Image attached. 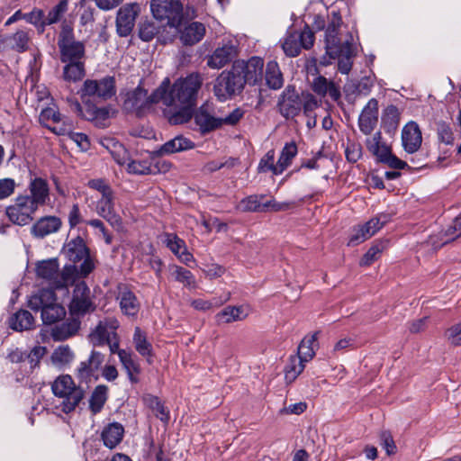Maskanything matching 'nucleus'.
Masks as SVG:
<instances>
[{
	"instance_id": "nucleus-1",
	"label": "nucleus",
	"mask_w": 461,
	"mask_h": 461,
	"mask_svg": "<svg viewBox=\"0 0 461 461\" xmlns=\"http://www.w3.org/2000/svg\"><path fill=\"white\" fill-rule=\"evenodd\" d=\"M203 81L198 73L178 78L172 86L169 78L166 77L155 90V101H161L164 105L176 109L167 115L171 124H182L192 118Z\"/></svg>"
},
{
	"instance_id": "nucleus-2",
	"label": "nucleus",
	"mask_w": 461,
	"mask_h": 461,
	"mask_svg": "<svg viewBox=\"0 0 461 461\" xmlns=\"http://www.w3.org/2000/svg\"><path fill=\"white\" fill-rule=\"evenodd\" d=\"M69 311L71 319L52 329L51 336L54 340H65L77 332L80 327L79 317L86 313V285L84 281L76 285Z\"/></svg>"
},
{
	"instance_id": "nucleus-3",
	"label": "nucleus",
	"mask_w": 461,
	"mask_h": 461,
	"mask_svg": "<svg viewBox=\"0 0 461 461\" xmlns=\"http://www.w3.org/2000/svg\"><path fill=\"white\" fill-rule=\"evenodd\" d=\"M51 390L57 398L55 409L66 414L75 411L85 395L84 390L68 375H59L51 384Z\"/></svg>"
},
{
	"instance_id": "nucleus-4",
	"label": "nucleus",
	"mask_w": 461,
	"mask_h": 461,
	"mask_svg": "<svg viewBox=\"0 0 461 461\" xmlns=\"http://www.w3.org/2000/svg\"><path fill=\"white\" fill-rule=\"evenodd\" d=\"M150 9L158 20H167V24L178 29L185 20L195 16L194 8H187L184 13L183 5L179 0H150Z\"/></svg>"
},
{
	"instance_id": "nucleus-5",
	"label": "nucleus",
	"mask_w": 461,
	"mask_h": 461,
	"mask_svg": "<svg viewBox=\"0 0 461 461\" xmlns=\"http://www.w3.org/2000/svg\"><path fill=\"white\" fill-rule=\"evenodd\" d=\"M37 276L47 280L51 289L67 287L76 282L78 277V269L75 265L65 266L59 272V266L56 259L40 262L36 267Z\"/></svg>"
},
{
	"instance_id": "nucleus-6",
	"label": "nucleus",
	"mask_w": 461,
	"mask_h": 461,
	"mask_svg": "<svg viewBox=\"0 0 461 461\" xmlns=\"http://www.w3.org/2000/svg\"><path fill=\"white\" fill-rule=\"evenodd\" d=\"M56 300L52 289H41L31 296L28 306L33 311L41 312V319L45 324H52L63 319L66 315L65 308L58 303Z\"/></svg>"
},
{
	"instance_id": "nucleus-7",
	"label": "nucleus",
	"mask_w": 461,
	"mask_h": 461,
	"mask_svg": "<svg viewBox=\"0 0 461 461\" xmlns=\"http://www.w3.org/2000/svg\"><path fill=\"white\" fill-rule=\"evenodd\" d=\"M245 81L232 66L230 70L222 71L215 79L213 92L220 101H226L241 93Z\"/></svg>"
},
{
	"instance_id": "nucleus-8",
	"label": "nucleus",
	"mask_w": 461,
	"mask_h": 461,
	"mask_svg": "<svg viewBox=\"0 0 461 461\" xmlns=\"http://www.w3.org/2000/svg\"><path fill=\"white\" fill-rule=\"evenodd\" d=\"M341 23L340 15L333 12L325 32L326 54L330 59H336V57L341 53L348 54L350 51V44L352 43L349 40L341 41L339 37V29Z\"/></svg>"
},
{
	"instance_id": "nucleus-9",
	"label": "nucleus",
	"mask_w": 461,
	"mask_h": 461,
	"mask_svg": "<svg viewBox=\"0 0 461 461\" xmlns=\"http://www.w3.org/2000/svg\"><path fill=\"white\" fill-rule=\"evenodd\" d=\"M314 34L308 25L301 32L289 31L285 34L282 49L286 56L297 57L303 49L309 50L313 46Z\"/></svg>"
},
{
	"instance_id": "nucleus-10",
	"label": "nucleus",
	"mask_w": 461,
	"mask_h": 461,
	"mask_svg": "<svg viewBox=\"0 0 461 461\" xmlns=\"http://www.w3.org/2000/svg\"><path fill=\"white\" fill-rule=\"evenodd\" d=\"M37 209L28 201L27 196L17 195L5 208V215L9 221L19 226H25L33 220Z\"/></svg>"
},
{
	"instance_id": "nucleus-11",
	"label": "nucleus",
	"mask_w": 461,
	"mask_h": 461,
	"mask_svg": "<svg viewBox=\"0 0 461 461\" xmlns=\"http://www.w3.org/2000/svg\"><path fill=\"white\" fill-rule=\"evenodd\" d=\"M154 95L155 91L150 95H148V92L145 89L138 86L126 94L123 108L128 112H135L140 115L149 109L153 104L161 103V101H155Z\"/></svg>"
},
{
	"instance_id": "nucleus-12",
	"label": "nucleus",
	"mask_w": 461,
	"mask_h": 461,
	"mask_svg": "<svg viewBox=\"0 0 461 461\" xmlns=\"http://www.w3.org/2000/svg\"><path fill=\"white\" fill-rule=\"evenodd\" d=\"M234 71L244 79L245 85H256L263 77L264 60L259 57H252L249 60H237L233 63Z\"/></svg>"
},
{
	"instance_id": "nucleus-13",
	"label": "nucleus",
	"mask_w": 461,
	"mask_h": 461,
	"mask_svg": "<svg viewBox=\"0 0 461 461\" xmlns=\"http://www.w3.org/2000/svg\"><path fill=\"white\" fill-rule=\"evenodd\" d=\"M140 13L138 3L125 4L117 11L116 31L121 37L130 35L134 28L136 18Z\"/></svg>"
},
{
	"instance_id": "nucleus-14",
	"label": "nucleus",
	"mask_w": 461,
	"mask_h": 461,
	"mask_svg": "<svg viewBox=\"0 0 461 461\" xmlns=\"http://www.w3.org/2000/svg\"><path fill=\"white\" fill-rule=\"evenodd\" d=\"M278 110L286 119L297 116L303 108V101L294 87L288 86L278 100Z\"/></svg>"
},
{
	"instance_id": "nucleus-15",
	"label": "nucleus",
	"mask_w": 461,
	"mask_h": 461,
	"mask_svg": "<svg viewBox=\"0 0 461 461\" xmlns=\"http://www.w3.org/2000/svg\"><path fill=\"white\" fill-rule=\"evenodd\" d=\"M65 253L69 261L74 264L81 262L80 272L86 276V243L85 240L77 235L69 240L65 246Z\"/></svg>"
},
{
	"instance_id": "nucleus-16",
	"label": "nucleus",
	"mask_w": 461,
	"mask_h": 461,
	"mask_svg": "<svg viewBox=\"0 0 461 461\" xmlns=\"http://www.w3.org/2000/svg\"><path fill=\"white\" fill-rule=\"evenodd\" d=\"M28 189L30 194H23L27 196L28 201L38 210L40 206L44 205L49 200L50 187L46 179L41 177H34L31 179Z\"/></svg>"
},
{
	"instance_id": "nucleus-17",
	"label": "nucleus",
	"mask_w": 461,
	"mask_h": 461,
	"mask_svg": "<svg viewBox=\"0 0 461 461\" xmlns=\"http://www.w3.org/2000/svg\"><path fill=\"white\" fill-rule=\"evenodd\" d=\"M236 56L237 47L231 41H228L215 49L209 57L207 65L212 68L219 69L230 63Z\"/></svg>"
},
{
	"instance_id": "nucleus-18",
	"label": "nucleus",
	"mask_w": 461,
	"mask_h": 461,
	"mask_svg": "<svg viewBox=\"0 0 461 461\" xmlns=\"http://www.w3.org/2000/svg\"><path fill=\"white\" fill-rule=\"evenodd\" d=\"M378 122V102L375 98L370 99L363 108L359 118L358 126L360 131L369 135L375 128Z\"/></svg>"
},
{
	"instance_id": "nucleus-19",
	"label": "nucleus",
	"mask_w": 461,
	"mask_h": 461,
	"mask_svg": "<svg viewBox=\"0 0 461 461\" xmlns=\"http://www.w3.org/2000/svg\"><path fill=\"white\" fill-rule=\"evenodd\" d=\"M97 198V213L104 218L113 228L120 229L122 227V221L121 217L114 212L113 193Z\"/></svg>"
},
{
	"instance_id": "nucleus-20",
	"label": "nucleus",
	"mask_w": 461,
	"mask_h": 461,
	"mask_svg": "<svg viewBox=\"0 0 461 461\" xmlns=\"http://www.w3.org/2000/svg\"><path fill=\"white\" fill-rule=\"evenodd\" d=\"M116 94L115 78L106 76L99 80H88V95L108 100Z\"/></svg>"
},
{
	"instance_id": "nucleus-21",
	"label": "nucleus",
	"mask_w": 461,
	"mask_h": 461,
	"mask_svg": "<svg viewBox=\"0 0 461 461\" xmlns=\"http://www.w3.org/2000/svg\"><path fill=\"white\" fill-rule=\"evenodd\" d=\"M118 328L119 321L115 318H107L100 321L88 337L95 346H103L109 339H112V333L116 332Z\"/></svg>"
},
{
	"instance_id": "nucleus-22",
	"label": "nucleus",
	"mask_w": 461,
	"mask_h": 461,
	"mask_svg": "<svg viewBox=\"0 0 461 461\" xmlns=\"http://www.w3.org/2000/svg\"><path fill=\"white\" fill-rule=\"evenodd\" d=\"M117 300L121 311L127 316H136L140 310V303L136 295L126 285H118Z\"/></svg>"
},
{
	"instance_id": "nucleus-23",
	"label": "nucleus",
	"mask_w": 461,
	"mask_h": 461,
	"mask_svg": "<svg viewBox=\"0 0 461 461\" xmlns=\"http://www.w3.org/2000/svg\"><path fill=\"white\" fill-rule=\"evenodd\" d=\"M61 61L79 60L84 56L85 46L82 42L74 41L68 35H63L59 41Z\"/></svg>"
},
{
	"instance_id": "nucleus-24",
	"label": "nucleus",
	"mask_w": 461,
	"mask_h": 461,
	"mask_svg": "<svg viewBox=\"0 0 461 461\" xmlns=\"http://www.w3.org/2000/svg\"><path fill=\"white\" fill-rule=\"evenodd\" d=\"M402 141L405 151L416 152L422 142L421 131L415 122H408L402 129Z\"/></svg>"
},
{
	"instance_id": "nucleus-25",
	"label": "nucleus",
	"mask_w": 461,
	"mask_h": 461,
	"mask_svg": "<svg viewBox=\"0 0 461 461\" xmlns=\"http://www.w3.org/2000/svg\"><path fill=\"white\" fill-rule=\"evenodd\" d=\"M312 90L319 96H330L333 101H338L341 95L339 87L331 80L323 76H318L311 83Z\"/></svg>"
},
{
	"instance_id": "nucleus-26",
	"label": "nucleus",
	"mask_w": 461,
	"mask_h": 461,
	"mask_svg": "<svg viewBox=\"0 0 461 461\" xmlns=\"http://www.w3.org/2000/svg\"><path fill=\"white\" fill-rule=\"evenodd\" d=\"M165 243L182 263L188 265L194 260L193 255L187 250L185 242L177 235L174 233H166Z\"/></svg>"
},
{
	"instance_id": "nucleus-27",
	"label": "nucleus",
	"mask_w": 461,
	"mask_h": 461,
	"mask_svg": "<svg viewBox=\"0 0 461 461\" xmlns=\"http://www.w3.org/2000/svg\"><path fill=\"white\" fill-rule=\"evenodd\" d=\"M249 309L244 305L226 306L215 315L218 324H229L245 320L249 316Z\"/></svg>"
},
{
	"instance_id": "nucleus-28",
	"label": "nucleus",
	"mask_w": 461,
	"mask_h": 461,
	"mask_svg": "<svg viewBox=\"0 0 461 461\" xmlns=\"http://www.w3.org/2000/svg\"><path fill=\"white\" fill-rule=\"evenodd\" d=\"M61 227V221L56 216H46L38 220L32 227L31 232L34 237L43 238L58 231Z\"/></svg>"
},
{
	"instance_id": "nucleus-29",
	"label": "nucleus",
	"mask_w": 461,
	"mask_h": 461,
	"mask_svg": "<svg viewBox=\"0 0 461 461\" xmlns=\"http://www.w3.org/2000/svg\"><path fill=\"white\" fill-rule=\"evenodd\" d=\"M180 40L185 45H194L202 41L205 34V26L199 22H193L180 30Z\"/></svg>"
},
{
	"instance_id": "nucleus-30",
	"label": "nucleus",
	"mask_w": 461,
	"mask_h": 461,
	"mask_svg": "<svg viewBox=\"0 0 461 461\" xmlns=\"http://www.w3.org/2000/svg\"><path fill=\"white\" fill-rule=\"evenodd\" d=\"M194 122L202 133H207L222 125L221 118L211 115L203 106H201L194 114Z\"/></svg>"
},
{
	"instance_id": "nucleus-31",
	"label": "nucleus",
	"mask_w": 461,
	"mask_h": 461,
	"mask_svg": "<svg viewBox=\"0 0 461 461\" xmlns=\"http://www.w3.org/2000/svg\"><path fill=\"white\" fill-rule=\"evenodd\" d=\"M116 111L110 105L96 107L88 104V121H91L96 127L105 128L109 125V120L115 114Z\"/></svg>"
},
{
	"instance_id": "nucleus-32",
	"label": "nucleus",
	"mask_w": 461,
	"mask_h": 461,
	"mask_svg": "<svg viewBox=\"0 0 461 461\" xmlns=\"http://www.w3.org/2000/svg\"><path fill=\"white\" fill-rule=\"evenodd\" d=\"M194 147V144L191 140L182 135H178L164 143L156 152L159 156H164L191 149Z\"/></svg>"
},
{
	"instance_id": "nucleus-33",
	"label": "nucleus",
	"mask_w": 461,
	"mask_h": 461,
	"mask_svg": "<svg viewBox=\"0 0 461 461\" xmlns=\"http://www.w3.org/2000/svg\"><path fill=\"white\" fill-rule=\"evenodd\" d=\"M132 341L136 351L142 357L148 358V362L151 363L153 357V348L151 343L147 339V334L140 327H135L132 337Z\"/></svg>"
},
{
	"instance_id": "nucleus-34",
	"label": "nucleus",
	"mask_w": 461,
	"mask_h": 461,
	"mask_svg": "<svg viewBox=\"0 0 461 461\" xmlns=\"http://www.w3.org/2000/svg\"><path fill=\"white\" fill-rule=\"evenodd\" d=\"M318 333L305 336L298 346L297 355L304 361H310L315 356V351L319 347Z\"/></svg>"
},
{
	"instance_id": "nucleus-35",
	"label": "nucleus",
	"mask_w": 461,
	"mask_h": 461,
	"mask_svg": "<svg viewBox=\"0 0 461 461\" xmlns=\"http://www.w3.org/2000/svg\"><path fill=\"white\" fill-rule=\"evenodd\" d=\"M124 429L120 423L109 424L102 433L104 443L109 448L115 447L123 438Z\"/></svg>"
},
{
	"instance_id": "nucleus-36",
	"label": "nucleus",
	"mask_w": 461,
	"mask_h": 461,
	"mask_svg": "<svg viewBox=\"0 0 461 461\" xmlns=\"http://www.w3.org/2000/svg\"><path fill=\"white\" fill-rule=\"evenodd\" d=\"M108 399V387L104 384L97 385L88 400L89 409L93 413H98Z\"/></svg>"
},
{
	"instance_id": "nucleus-37",
	"label": "nucleus",
	"mask_w": 461,
	"mask_h": 461,
	"mask_svg": "<svg viewBox=\"0 0 461 461\" xmlns=\"http://www.w3.org/2000/svg\"><path fill=\"white\" fill-rule=\"evenodd\" d=\"M34 323V318L32 313L26 310H21L14 314L10 319V327L18 331L30 330Z\"/></svg>"
},
{
	"instance_id": "nucleus-38",
	"label": "nucleus",
	"mask_w": 461,
	"mask_h": 461,
	"mask_svg": "<svg viewBox=\"0 0 461 461\" xmlns=\"http://www.w3.org/2000/svg\"><path fill=\"white\" fill-rule=\"evenodd\" d=\"M64 67V79L68 82H77L84 78L86 75L85 63L80 60L67 61Z\"/></svg>"
},
{
	"instance_id": "nucleus-39",
	"label": "nucleus",
	"mask_w": 461,
	"mask_h": 461,
	"mask_svg": "<svg viewBox=\"0 0 461 461\" xmlns=\"http://www.w3.org/2000/svg\"><path fill=\"white\" fill-rule=\"evenodd\" d=\"M265 77L270 88L276 90L283 86V75L276 61H269L267 64Z\"/></svg>"
},
{
	"instance_id": "nucleus-40",
	"label": "nucleus",
	"mask_w": 461,
	"mask_h": 461,
	"mask_svg": "<svg viewBox=\"0 0 461 461\" xmlns=\"http://www.w3.org/2000/svg\"><path fill=\"white\" fill-rule=\"evenodd\" d=\"M296 154V144L294 141L285 143L277 160L276 171L282 174L292 164Z\"/></svg>"
},
{
	"instance_id": "nucleus-41",
	"label": "nucleus",
	"mask_w": 461,
	"mask_h": 461,
	"mask_svg": "<svg viewBox=\"0 0 461 461\" xmlns=\"http://www.w3.org/2000/svg\"><path fill=\"white\" fill-rule=\"evenodd\" d=\"M61 120L60 113L59 111L54 107H47L45 109H42L40 115H39V121L40 122L47 127L49 130L53 131L56 134H62L64 131L63 128L57 129L56 127L50 126V122H59Z\"/></svg>"
},
{
	"instance_id": "nucleus-42",
	"label": "nucleus",
	"mask_w": 461,
	"mask_h": 461,
	"mask_svg": "<svg viewBox=\"0 0 461 461\" xmlns=\"http://www.w3.org/2000/svg\"><path fill=\"white\" fill-rule=\"evenodd\" d=\"M366 147L373 155L377 157L379 161L390 151L389 147L382 142V134L380 131L375 132L371 138L366 140Z\"/></svg>"
},
{
	"instance_id": "nucleus-43",
	"label": "nucleus",
	"mask_w": 461,
	"mask_h": 461,
	"mask_svg": "<svg viewBox=\"0 0 461 461\" xmlns=\"http://www.w3.org/2000/svg\"><path fill=\"white\" fill-rule=\"evenodd\" d=\"M170 271L175 280L183 284L185 287L189 289H194L197 287L195 277L188 269L180 266L173 265L170 267Z\"/></svg>"
},
{
	"instance_id": "nucleus-44",
	"label": "nucleus",
	"mask_w": 461,
	"mask_h": 461,
	"mask_svg": "<svg viewBox=\"0 0 461 461\" xmlns=\"http://www.w3.org/2000/svg\"><path fill=\"white\" fill-rule=\"evenodd\" d=\"M306 362L307 361L302 359V357H300L298 355L291 356L289 358V363L285 367V381L287 383H293L303 371Z\"/></svg>"
},
{
	"instance_id": "nucleus-45",
	"label": "nucleus",
	"mask_w": 461,
	"mask_h": 461,
	"mask_svg": "<svg viewBox=\"0 0 461 461\" xmlns=\"http://www.w3.org/2000/svg\"><path fill=\"white\" fill-rule=\"evenodd\" d=\"M143 400L147 405L155 411L157 418L164 422L168 421L169 412L157 396L148 394L144 396Z\"/></svg>"
},
{
	"instance_id": "nucleus-46",
	"label": "nucleus",
	"mask_w": 461,
	"mask_h": 461,
	"mask_svg": "<svg viewBox=\"0 0 461 461\" xmlns=\"http://www.w3.org/2000/svg\"><path fill=\"white\" fill-rule=\"evenodd\" d=\"M74 358V354L68 346H60L51 355V361L54 366L63 367L69 364Z\"/></svg>"
},
{
	"instance_id": "nucleus-47",
	"label": "nucleus",
	"mask_w": 461,
	"mask_h": 461,
	"mask_svg": "<svg viewBox=\"0 0 461 461\" xmlns=\"http://www.w3.org/2000/svg\"><path fill=\"white\" fill-rule=\"evenodd\" d=\"M264 196L249 195L242 199L238 209L242 212H262L264 211L262 199Z\"/></svg>"
},
{
	"instance_id": "nucleus-48",
	"label": "nucleus",
	"mask_w": 461,
	"mask_h": 461,
	"mask_svg": "<svg viewBox=\"0 0 461 461\" xmlns=\"http://www.w3.org/2000/svg\"><path fill=\"white\" fill-rule=\"evenodd\" d=\"M68 11V1L60 0L58 5H56L47 15H45V19L43 24L50 25L60 21L61 17Z\"/></svg>"
},
{
	"instance_id": "nucleus-49",
	"label": "nucleus",
	"mask_w": 461,
	"mask_h": 461,
	"mask_svg": "<svg viewBox=\"0 0 461 461\" xmlns=\"http://www.w3.org/2000/svg\"><path fill=\"white\" fill-rule=\"evenodd\" d=\"M276 167H277V163L275 164V150L270 149L260 159L258 166V170L260 173L271 171L274 175H280V173H277L276 171Z\"/></svg>"
},
{
	"instance_id": "nucleus-50",
	"label": "nucleus",
	"mask_w": 461,
	"mask_h": 461,
	"mask_svg": "<svg viewBox=\"0 0 461 461\" xmlns=\"http://www.w3.org/2000/svg\"><path fill=\"white\" fill-rule=\"evenodd\" d=\"M374 235V231H368L365 230L361 225L355 227L349 236L348 245L357 246L365 240L370 239Z\"/></svg>"
},
{
	"instance_id": "nucleus-51",
	"label": "nucleus",
	"mask_w": 461,
	"mask_h": 461,
	"mask_svg": "<svg viewBox=\"0 0 461 461\" xmlns=\"http://www.w3.org/2000/svg\"><path fill=\"white\" fill-rule=\"evenodd\" d=\"M119 359L125 369L126 373L134 371L135 373L140 372V365L133 359L132 353L125 349L119 352Z\"/></svg>"
},
{
	"instance_id": "nucleus-52",
	"label": "nucleus",
	"mask_w": 461,
	"mask_h": 461,
	"mask_svg": "<svg viewBox=\"0 0 461 461\" xmlns=\"http://www.w3.org/2000/svg\"><path fill=\"white\" fill-rule=\"evenodd\" d=\"M229 296L224 300L214 298L212 300L194 299L191 301V306L197 311H209L214 307H220L229 300Z\"/></svg>"
},
{
	"instance_id": "nucleus-53",
	"label": "nucleus",
	"mask_w": 461,
	"mask_h": 461,
	"mask_svg": "<svg viewBox=\"0 0 461 461\" xmlns=\"http://www.w3.org/2000/svg\"><path fill=\"white\" fill-rule=\"evenodd\" d=\"M384 249L382 243H375L370 247L359 261L361 267H367L377 260Z\"/></svg>"
},
{
	"instance_id": "nucleus-54",
	"label": "nucleus",
	"mask_w": 461,
	"mask_h": 461,
	"mask_svg": "<svg viewBox=\"0 0 461 461\" xmlns=\"http://www.w3.org/2000/svg\"><path fill=\"white\" fill-rule=\"evenodd\" d=\"M391 219V215L387 213H380L375 217L370 219L366 224L361 225L365 230L369 232L374 231V235Z\"/></svg>"
},
{
	"instance_id": "nucleus-55",
	"label": "nucleus",
	"mask_w": 461,
	"mask_h": 461,
	"mask_svg": "<svg viewBox=\"0 0 461 461\" xmlns=\"http://www.w3.org/2000/svg\"><path fill=\"white\" fill-rule=\"evenodd\" d=\"M391 219V215L387 213H380L375 217L370 219L366 224L361 225L365 230L369 232L374 231V235Z\"/></svg>"
},
{
	"instance_id": "nucleus-56",
	"label": "nucleus",
	"mask_w": 461,
	"mask_h": 461,
	"mask_svg": "<svg viewBox=\"0 0 461 461\" xmlns=\"http://www.w3.org/2000/svg\"><path fill=\"white\" fill-rule=\"evenodd\" d=\"M28 41V34L23 31H19L12 35L10 44L14 50L23 52L27 49Z\"/></svg>"
},
{
	"instance_id": "nucleus-57",
	"label": "nucleus",
	"mask_w": 461,
	"mask_h": 461,
	"mask_svg": "<svg viewBox=\"0 0 461 461\" xmlns=\"http://www.w3.org/2000/svg\"><path fill=\"white\" fill-rule=\"evenodd\" d=\"M438 138L440 142L446 145H452L454 135L450 126L445 122H438L437 126Z\"/></svg>"
},
{
	"instance_id": "nucleus-58",
	"label": "nucleus",
	"mask_w": 461,
	"mask_h": 461,
	"mask_svg": "<svg viewBox=\"0 0 461 461\" xmlns=\"http://www.w3.org/2000/svg\"><path fill=\"white\" fill-rule=\"evenodd\" d=\"M158 33V28L151 22H144L140 24L139 36L144 41H151Z\"/></svg>"
},
{
	"instance_id": "nucleus-59",
	"label": "nucleus",
	"mask_w": 461,
	"mask_h": 461,
	"mask_svg": "<svg viewBox=\"0 0 461 461\" xmlns=\"http://www.w3.org/2000/svg\"><path fill=\"white\" fill-rule=\"evenodd\" d=\"M374 86V80L371 77H362L357 84L354 85V93L357 95H367Z\"/></svg>"
},
{
	"instance_id": "nucleus-60",
	"label": "nucleus",
	"mask_w": 461,
	"mask_h": 461,
	"mask_svg": "<svg viewBox=\"0 0 461 461\" xmlns=\"http://www.w3.org/2000/svg\"><path fill=\"white\" fill-rule=\"evenodd\" d=\"M15 187L14 179L9 177L0 179V200L10 197L14 193Z\"/></svg>"
},
{
	"instance_id": "nucleus-61",
	"label": "nucleus",
	"mask_w": 461,
	"mask_h": 461,
	"mask_svg": "<svg viewBox=\"0 0 461 461\" xmlns=\"http://www.w3.org/2000/svg\"><path fill=\"white\" fill-rule=\"evenodd\" d=\"M46 348L42 346L34 347L29 354H26V359L30 363L31 369L35 368L43 356L46 354Z\"/></svg>"
},
{
	"instance_id": "nucleus-62",
	"label": "nucleus",
	"mask_w": 461,
	"mask_h": 461,
	"mask_svg": "<svg viewBox=\"0 0 461 461\" xmlns=\"http://www.w3.org/2000/svg\"><path fill=\"white\" fill-rule=\"evenodd\" d=\"M88 187L96 191L100 196L113 193L108 182L102 178L88 181Z\"/></svg>"
},
{
	"instance_id": "nucleus-63",
	"label": "nucleus",
	"mask_w": 461,
	"mask_h": 461,
	"mask_svg": "<svg viewBox=\"0 0 461 461\" xmlns=\"http://www.w3.org/2000/svg\"><path fill=\"white\" fill-rule=\"evenodd\" d=\"M445 336L449 344L461 346V322L447 329L445 332Z\"/></svg>"
},
{
	"instance_id": "nucleus-64",
	"label": "nucleus",
	"mask_w": 461,
	"mask_h": 461,
	"mask_svg": "<svg viewBox=\"0 0 461 461\" xmlns=\"http://www.w3.org/2000/svg\"><path fill=\"white\" fill-rule=\"evenodd\" d=\"M303 113L306 116H310V113L319 107V102L315 96L310 93L302 95Z\"/></svg>"
}]
</instances>
